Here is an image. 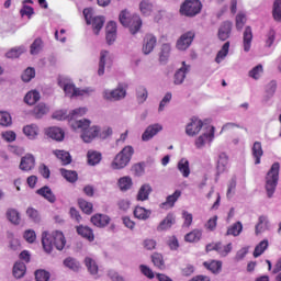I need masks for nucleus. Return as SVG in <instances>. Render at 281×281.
I'll list each match as a JSON object with an SVG mask.
<instances>
[{"mask_svg": "<svg viewBox=\"0 0 281 281\" xmlns=\"http://www.w3.org/2000/svg\"><path fill=\"white\" fill-rule=\"evenodd\" d=\"M216 251L218 256L226 257L232 252V244H226V246L221 245V243L206 245V252Z\"/></svg>", "mask_w": 281, "mask_h": 281, "instance_id": "nucleus-12", "label": "nucleus"}, {"mask_svg": "<svg viewBox=\"0 0 281 281\" xmlns=\"http://www.w3.org/2000/svg\"><path fill=\"white\" fill-rule=\"evenodd\" d=\"M85 266L87 267V271H89V274L97 276L98 267L97 262L93 259L89 257L85 258Z\"/></svg>", "mask_w": 281, "mask_h": 281, "instance_id": "nucleus-47", "label": "nucleus"}, {"mask_svg": "<svg viewBox=\"0 0 281 281\" xmlns=\"http://www.w3.org/2000/svg\"><path fill=\"white\" fill-rule=\"evenodd\" d=\"M40 98L41 97L37 91H30L29 93H26V97H23V102H26V104L29 105H33L38 102Z\"/></svg>", "mask_w": 281, "mask_h": 281, "instance_id": "nucleus-44", "label": "nucleus"}, {"mask_svg": "<svg viewBox=\"0 0 281 281\" xmlns=\"http://www.w3.org/2000/svg\"><path fill=\"white\" fill-rule=\"evenodd\" d=\"M226 158H218V161L216 162V175H222L226 171Z\"/></svg>", "mask_w": 281, "mask_h": 281, "instance_id": "nucleus-64", "label": "nucleus"}, {"mask_svg": "<svg viewBox=\"0 0 281 281\" xmlns=\"http://www.w3.org/2000/svg\"><path fill=\"white\" fill-rule=\"evenodd\" d=\"M173 224H176V217L172 216V214H168V215H166V218H162V221L158 225L157 231L158 232H166V231L170 229V227Z\"/></svg>", "mask_w": 281, "mask_h": 281, "instance_id": "nucleus-26", "label": "nucleus"}, {"mask_svg": "<svg viewBox=\"0 0 281 281\" xmlns=\"http://www.w3.org/2000/svg\"><path fill=\"white\" fill-rule=\"evenodd\" d=\"M109 55H110V53L106 52V50L100 52V68L97 69V75H99V76H103L104 75V59Z\"/></svg>", "mask_w": 281, "mask_h": 281, "instance_id": "nucleus-60", "label": "nucleus"}, {"mask_svg": "<svg viewBox=\"0 0 281 281\" xmlns=\"http://www.w3.org/2000/svg\"><path fill=\"white\" fill-rule=\"evenodd\" d=\"M42 48H44V41H41V38L33 40L30 53L31 55H38Z\"/></svg>", "mask_w": 281, "mask_h": 281, "instance_id": "nucleus-49", "label": "nucleus"}, {"mask_svg": "<svg viewBox=\"0 0 281 281\" xmlns=\"http://www.w3.org/2000/svg\"><path fill=\"white\" fill-rule=\"evenodd\" d=\"M267 247H268L267 239L259 241V244H257V246L255 247V251L251 252V256H254L255 258H259V256H262V254H265V250H267Z\"/></svg>", "mask_w": 281, "mask_h": 281, "instance_id": "nucleus-46", "label": "nucleus"}, {"mask_svg": "<svg viewBox=\"0 0 281 281\" xmlns=\"http://www.w3.org/2000/svg\"><path fill=\"white\" fill-rule=\"evenodd\" d=\"M36 194L44 200H46L48 203H55L56 202V195H54V192L52 191V188L48 187H41L38 190H36Z\"/></svg>", "mask_w": 281, "mask_h": 281, "instance_id": "nucleus-21", "label": "nucleus"}, {"mask_svg": "<svg viewBox=\"0 0 281 281\" xmlns=\"http://www.w3.org/2000/svg\"><path fill=\"white\" fill-rule=\"evenodd\" d=\"M26 216H29V220H31L33 223H38L41 221V215L38 214V211L33 207L26 209Z\"/></svg>", "mask_w": 281, "mask_h": 281, "instance_id": "nucleus-54", "label": "nucleus"}, {"mask_svg": "<svg viewBox=\"0 0 281 281\" xmlns=\"http://www.w3.org/2000/svg\"><path fill=\"white\" fill-rule=\"evenodd\" d=\"M23 239L29 244H33L36 241V232H33V229H26V232H23Z\"/></svg>", "mask_w": 281, "mask_h": 281, "instance_id": "nucleus-62", "label": "nucleus"}, {"mask_svg": "<svg viewBox=\"0 0 281 281\" xmlns=\"http://www.w3.org/2000/svg\"><path fill=\"white\" fill-rule=\"evenodd\" d=\"M133 215L135 216V218H137L139 221H146L147 218L150 217V211H148L144 207L137 206L133 211Z\"/></svg>", "mask_w": 281, "mask_h": 281, "instance_id": "nucleus-37", "label": "nucleus"}, {"mask_svg": "<svg viewBox=\"0 0 281 281\" xmlns=\"http://www.w3.org/2000/svg\"><path fill=\"white\" fill-rule=\"evenodd\" d=\"M216 36L218 41L226 42V40L232 36V22H222V25L218 26V32L216 33Z\"/></svg>", "mask_w": 281, "mask_h": 281, "instance_id": "nucleus-13", "label": "nucleus"}, {"mask_svg": "<svg viewBox=\"0 0 281 281\" xmlns=\"http://www.w3.org/2000/svg\"><path fill=\"white\" fill-rule=\"evenodd\" d=\"M100 161H102V154L100 151H87V165L94 167L97 165H100Z\"/></svg>", "mask_w": 281, "mask_h": 281, "instance_id": "nucleus-25", "label": "nucleus"}, {"mask_svg": "<svg viewBox=\"0 0 281 281\" xmlns=\"http://www.w3.org/2000/svg\"><path fill=\"white\" fill-rule=\"evenodd\" d=\"M140 13L148 16L153 13V4L149 1H140Z\"/></svg>", "mask_w": 281, "mask_h": 281, "instance_id": "nucleus-57", "label": "nucleus"}, {"mask_svg": "<svg viewBox=\"0 0 281 281\" xmlns=\"http://www.w3.org/2000/svg\"><path fill=\"white\" fill-rule=\"evenodd\" d=\"M214 139V127L211 126L209 133H204L199 138H195L194 145L195 149H201L206 145V142H211Z\"/></svg>", "mask_w": 281, "mask_h": 281, "instance_id": "nucleus-19", "label": "nucleus"}, {"mask_svg": "<svg viewBox=\"0 0 281 281\" xmlns=\"http://www.w3.org/2000/svg\"><path fill=\"white\" fill-rule=\"evenodd\" d=\"M272 19L277 22H281V1H274L272 5Z\"/></svg>", "mask_w": 281, "mask_h": 281, "instance_id": "nucleus-52", "label": "nucleus"}, {"mask_svg": "<svg viewBox=\"0 0 281 281\" xmlns=\"http://www.w3.org/2000/svg\"><path fill=\"white\" fill-rule=\"evenodd\" d=\"M90 222H92L94 227L103 228L106 227V225H110V217L103 214H94L92 215V218H90Z\"/></svg>", "mask_w": 281, "mask_h": 281, "instance_id": "nucleus-22", "label": "nucleus"}, {"mask_svg": "<svg viewBox=\"0 0 281 281\" xmlns=\"http://www.w3.org/2000/svg\"><path fill=\"white\" fill-rule=\"evenodd\" d=\"M117 38V23L114 21L108 22V26H105V41H108V45H112L114 40Z\"/></svg>", "mask_w": 281, "mask_h": 281, "instance_id": "nucleus-15", "label": "nucleus"}, {"mask_svg": "<svg viewBox=\"0 0 281 281\" xmlns=\"http://www.w3.org/2000/svg\"><path fill=\"white\" fill-rule=\"evenodd\" d=\"M54 156L61 161V166H69V164H71V156L69 155V151L57 149L54 150Z\"/></svg>", "mask_w": 281, "mask_h": 281, "instance_id": "nucleus-31", "label": "nucleus"}, {"mask_svg": "<svg viewBox=\"0 0 281 281\" xmlns=\"http://www.w3.org/2000/svg\"><path fill=\"white\" fill-rule=\"evenodd\" d=\"M34 77H36V70H33V68H26V70H23V75H21V80H23V82H29Z\"/></svg>", "mask_w": 281, "mask_h": 281, "instance_id": "nucleus-55", "label": "nucleus"}, {"mask_svg": "<svg viewBox=\"0 0 281 281\" xmlns=\"http://www.w3.org/2000/svg\"><path fill=\"white\" fill-rule=\"evenodd\" d=\"M190 66L186 65V61L182 63V67L178 70H176V74L173 75V85L181 86L183 85V80H186V74H188V70H190Z\"/></svg>", "mask_w": 281, "mask_h": 281, "instance_id": "nucleus-20", "label": "nucleus"}, {"mask_svg": "<svg viewBox=\"0 0 281 281\" xmlns=\"http://www.w3.org/2000/svg\"><path fill=\"white\" fill-rule=\"evenodd\" d=\"M5 217L8 222H11L13 225H21V214L18 213L15 209H8V211H5Z\"/></svg>", "mask_w": 281, "mask_h": 281, "instance_id": "nucleus-29", "label": "nucleus"}, {"mask_svg": "<svg viewBox=\"0 0 281 281\" xmlns=\"http://www.w3.org/2000/svg\"><path fill=\"white\" fill-rule=\"evenodd\" d=\"M60 172L61 177H64V179H66V181H68L69 183L77 182V171L61 169Z\"/></svg>", "mask_w": 281, "mask_h": 281, "instance_id": "nucleus-50", "label": "nucleus"}, {"mask_svg": "<svg viewBox=\"0 0 281 281\" xmlns=\"http://www.w3.org/2000/svg\"><path fill=\"white\" fill-rule=\"evenodd\" d=\"M157 43L158 40L153 34H145V37H143V54L149 55L153 53Z\"/></svg>", "mask_w": 281, "mask_h": 281, "instance_id": "nucleus-14", "label": "nucleus"}, {"mask_svg": "<svg viewBox=\"0 0 281 281\" xmlns=\"http://www.w3.org/2000/svg\"><path fill=\"white\" fill-rule=\"evenodd\" d=\"M203 127V123L199 119H191V123L189 125H186V135H189V137H193L201 132V128Z\"/></svg>", "mask_w": 281, "mask_h": 281, "instance_id": "nucleus-17", "label": "nucleus"}, {"mask_svg": "<svg viewBox=\"0 0 281 281\" xmlns=\"http://www.w3.org/2000/svg\"><path fill=\"white\" fill-rule=\"evenodd\" d=\"M33 277L36 278V281H48V279L52 278V273H48V271L44 269H38L33 272Z\"/></svg>", "mask_w": 281, "mask_h": 281, "instance_id": "nucleus-51", "label": "nucleus"}, {"mask_svg": "<svg viewBox=\"0 0 281 281\" xmlns=\"http://www.w3.org/2000/svg\"><path fill=\"white\" fill-rule=\"evenodd\" d=\"M162 131V126L158 123L149 125L145 128V132H143L142 139L143 142H148L155 137V135H158Z\"/></svg>", "mask_w": 281, "mask_h": 281, "instance_id": "nucleus-18", "label": "nucleus"}, {"mask_svg": "<svg viewBox=\"0 0 281 281\" xmlns=\"http://www.w3.org/2000/svg\"><path fill=\"white\" fill-rule=\"evenodd\" d=\"M64 267L75 272H78L80 269L79 261L72 257H66V259H64Z\"/></svg>", "mask_w": 281, "mask_h": 281, "instance_id": "nucleus-39", "label": "nucleus"}, {"mask_svg": "<svg viewBox=\"0 0 281 281\" xmlns=\"http://www.w3.org/2000/svg\"><path fill=\"white\" fill-rule=\"evenodd\" d=\"M23 53H24L23 46L13 47L11 48V50H8V53H5V58L15 59L18 57H21Z\"/></svg>", "mask_w": 281, "mask_h": 281, "instance_id": "nucleus-48", "label": "nucleus"}, {"mask_svg": "<svg viewBox=\"0 0 281 281\" xmlns=\"http://www.w3.org/2000/svg\"><path fill=\"white\" fill-rule=\"evenodd\" d=\"M48 113V108L44 103H38V105L33 106V117H36L40 120L41 117H44Z\"/></svg>", "mask_w": 281, "mask_h": 281, "instance_id": "nucleus-40", "label": "nucleus"}, {"mask_svg": "<svg viewBox=\"0 0 281 281\" xmlns=\"http://www.w3.org/2000/svg\"><path fill=\"white\" fill-rule=\"evenodd\" d=\"M34 167H36V159L33 158V155L26 154V156L21 158V164L19 165L21 171L29 172L33 170Z\"/></svg>", "mask_w": 281, "mask_h": 281, "instance_id": "nucleus-16", "label": "nucleus"}, {"mask_svg": "<svg viewBox=\"0 0 281 281\" xmlns=\"http://www.w3.org/2000/svg\"><path fill=\"white\" fill-rule=\"evenodd\" d=\"M280 179V164L274 162L270 168V171H267L265 178V190L267 191V198H272L274 194V189L277 188V181Z\"/></svg>", "mask_w": 281, "mask_h": 281, "instance_id": "nucleus-6", "label": "nucleus"}, {"mask_svg": "<svg viewBox=\"0 0 281 281\" xmlns=\"http://www.w3.org/2000/svg\"><path fill=\"white\" fill-rule=\"evenodd\" d=\"M150 260L153 261V266L158 268V270L166 269V261L162 260V255L159 252H153Z\"/></svg>", "mask_w": 281, "mask_h": 281, "instance_id": "nucleus-35", "label": "nucleus"}, {"mask_svg": "<svg viewBox=\"0 0 281 281\" xmlns=\"http://www.w3.org/2000/svg\"><path fill=\"white\" fill-rule=\"evenodd\" d=\"M247 24V15H244V13L239 12L237 14V18H235V24L234 26L237 27V31L241 32L244 29V33L241 35V44L244 47V53H249V49L251 48V27L244 25Z\"/></svg>", "mask_w": 281, "mask_h": 281, "instance_id": "nucleus-2", "label": "nucleus"}, {"mask_svg": "<svg viewBox=\"0 0 281 281\" xmlns=\"http://www.w3.org/2000/svg\"><path fill=\"white\" fill-rule=\"evenodd\" d=\"M180 12L186 18L195 16L201 12V1H183Z\"/></svg>", "mask_w": 281, "mask_h": 281, "instance_id": "nucleus-10", "label": "nucleus"}, {"mask_svg": "<svg viewBox=\"0 0 281 281\" xmlns=\"http://www.w3.org/2000/svg\"><path fill=\"white\" fill-rule=\"evenodd\" d=\"M194 37L195 33L193 31L183 33L181 37H178V41L176 42V48L181 52L188 49V47H191V43H193Z\"/></svg>", "mask_w": 281, "mask_h": 281, "instance_id": "nucleus-11", "label": "nucleus"}, {"mask_svg": "<svg viewBox=\"0 0 281 281\" xmlns=\"http://www.w3.org/2000/svg\"><path fill=\"white\" fill-rule=\"evenodd\" d=\"M241 234V222L232 224L229 228L226 229V236H239Z\"/></svg>", "mask_w": 281, "mask_h": 281, "instance_id": "nucleus-45", "label": "nucleus"}, {"mask_svg": "<svg viewBox=\"0 0 281 281\" xmlns=\"http://www.w3.org/2000/svg\"><path fill=\"white\" fill-rule=\"evenodd\" d=\"M117 187L120 188V191L126 192L130 188H133V179L128 176L122 177L117 180Z\"/></svg>", "mask_w": 281, "mask_h": 281, "instance_id": "nucleus-34", "label": "nucleus"}, {"mask_svg": "<svg viewBox=\"0 0 281 281\" xmlns=\"http://www.w3.org/2000/svg\"><path fill=\"white\" fill-rule=\"evenodd\" d=\"M204 268L209 270L213 274H217L221 272V261L218 260H211L204 261Z\"/></svg>", "mask_w": 281, "mask_h": 281, "instance_id": "nucleus-36", "label": "nucleus"}, {"mask_svg": "<svg viewBox=\"0 0 281 281\" xmlns=\"http://www.w3.org/2000/svg\"><path fill=\"white\" fill-rule=\"evenodd\" d=\"M12 125V119H10V113L0 112V126L8 127Z\"/></svg>", "mask_w": 281, "mask_h": 281, "instance_id": "nucleus-59", "label": "nucleus"}, {"mask_svg": "<svg viewBox=\"0 0 281 281\" xmlns=\"http://www.w3.org/2000/svg\"><path fill=\"white\" fill-rule=\"evenodd\" d=\"M127 83H119L116 89L113 90H104V92H102V97L104 98V100L108 101H120L122 99H125V97L127 95Z\"/></svg>", "mask_w": 281, "mask_h": 281, "instance_id": "nucleus-8", "label": "nucleus"}, {"mask_svg": "<svg viewBox=\"0 0 281 281\" xmlns=\"http://www.w3.org/2000/svg\"><path fill=\"white\" fill-rule=\"evenodd\" d=\"M81 14L85 15V21L87 25H92V31L94 35H100V31L104 26V18L103 16H91V9H85L81 11Z\"/></svg>", "mask_w": 281, "mask_h": 281, "instance_id": "nucleus-9", "label": "nucleus"}, {"mask_svg": "<svg viewBox=\"0 0 281 281\" xmlns=\"http://www.w3.org/2000/svg\"><path fill=\"white\" fill-rule=\"evenodd\" d=\"M85 114H87V109L85 108H79L76 110H71V112L69 114H66V111L64 110H59L54 112V114H52V119L56 120V121H69V126H71V123H85L87 122L88 124H90L89 120L82 119V120H78L79 117L83 116Z\"/></svg>", "mask_w": 281, "mask_h": 281, "instance_id": "nucleus-4", "label": "nucleus"}, {"mask_svg": "<svg viewBox=\"0 0 281 281\" xmlns=\"http://www.w3.org/2000/svg\"><path fill=\"white\" fill-rule=\"evenodd\" d=\"M134 153L133 146H125V148H122L120 154L114 156V159L112 160V169L120 170L127 167V164H130V159L133 158Z\"/></svg>", "mask_w": 281, "mask_h": 281, "instance_id": "nucleus-7", "label": "nucleus"}, {"mask_svg": "<svg viewBox=\"0 0 281 281\" xmlns=\"http://www.w3.org/2000/svg\"><path fill=\"white\" fill-rule=\"evenodd\" d=\"M120 25L130 30V34H137L139 27H143V20L137 14H130L127 10L120 11Z\"/></svg>", "mask_w": 281, "mask_h": 281, "instance_id": "nucleus-3", "label": "nucleus"}, {"mask_svg": "<svg viewBox=\"0 0 281 281\" xmlns=\"http://www.w3.org/2000/svg\"><path fill=\"white\" fill-rule=\"evenodd\" d=\"M77 203L79 204V210H81V213L90 215L91 212H93V205H91V203L88 202L87 200L79 199Z\"/></svg>", "mask_w": 281, "mask_h": 281, "instance_id": "nucleus-42", "label": "nucleus"}, {"mask_svg": "<svg viewBox=\"0 0 281 281\" xmlns=\"http://www.w3.org/2000/svg\"><path fill=\"white\" fill-rule=\"evenodd\" d=\"M64 93L68 95L69 98H75V97H81L85 95V90H80L77 87H74L72 83H64Z\"/></svg>", "mask_w": 281, "mask_h": 281, "instance_id": "nucleus-23", "label": "nucleus"}, {"mask_svg": "<svg viewBox=\"0 0 281 281\" xmlns=\"http://www.w3.org/2000/svg\"><path fill=\"white\" fill-rule=\"evenodd\" d=\"M262 155V143L255 142V144L251 145V157L255 158V165H259Z\"/></svg>", "mask_w": 281, "mask_h": 281, "instance_id": "nucleus-28", "label": "nucleus"}, {"mask_svg": "<svg viewBox=\"0 0 281 281\" xmlns=\"http://www.w3.org/2000/svg\"><path fill=\"white\" fill-rule=\"evenodd\" d=\"M41 246L44 247L46 254H52L54 248L58 251L64 250L66 246V239L61 232H54L48 234V232L41 233Z\"/></svg>", "mask_w": 281, "mask_h": 281, "instance_id": "nucleus-1", "label": "nucleus"}, {"mask_svg": "<svg viewBox=\"0 0 281 281\" xmlns=\"http://www.w3.org/2000/svg\"><path fill=\"white\" fill-rule=\"evenodd\" d=\"M228 42L224 43V45L222 46V49L218 50V53H216V64L221 63V60H224V58H226V55H228Z\"/></svg>", "mask_w": 281, "mask_h": 281, "instance_id": "nucleus-53", "label": "nucleus"}, {"mask_svg": "<svg viewBox=\"0 0 281 281\" xmlns=\"http://www.w3.org/2000/svg\"><path fill=\"white\" fill-rule=\"evenodd\" d=\"M169 55H170V45L162 44L160 46V63H166L168 60Z\"/></svg>", "mask_w": 281, "mask_h": 281, "instance_id": "nucleus-56", "label": "nucleus"}, {"mask_svg": "<svg viewBox=\"0 0 281 281\" xmlns=\"http://www.w3.org/2000/svg\"><path fill=\"white\" fill-rule=\"evenodd\" d=\"M77 235L81 236V238L87 239L89 243L94 241V233L89 228V226H77Z\"/></svg>", "mask_w": 281, "mask_h": 281, "instance_id": "nucleus-24", "label": "nucleus"}, {"mask_svg": "<svg viewBox=\"0 0 281 281\" xmlns=\"http://www.w3.org/2000/svg\"><path fill=\"white\" fill-rule=\"evenodd\" d=\"M150 192H153V188L150 187V184H143L140 187V190L137 191V201H147V198L150 195Z\"/></svg>", "mask_w": 281, "mask_h": 281, "instance_id": "nucleus-30", "label": "nucleus"}, {"mask_svg": "<svg viewBox=\"0 0 281 281\" xmlns=\"http://www.w3.org/2000/svg\"><path fill=\"white\" fill-rule=\"evenodd\" d=\"M46 136L56 142H61L64 140V131L58 127H48V130H46Z\"/></svg>", "mask_w": 281, "mask_h": 281, "instance_id": "nucleus-27", "label": "nucleus"}, {"mask_svg": "<svg viewBox=\"0 0 281 281\" xmlns=\"http://www.w3.org/2000/svg\"><path fill=\"white\" fill-rule=\"evenodd\" d=\"M137 103H143L147 100V90L144 87H137L136 90Z\"/></svg>", "mask_w": 281, "mask_h": 281, "instance_id": "nucleus-61", "label": "nucleus"}, {"mask_svg": "<svg viewBox=\"0 0 281 281\" xmlns=\"http://www.w3.org/2000/svg\"><path fill=\"white\" fill-rule=\"evenodd\" d=\"M274 91H277V81L272 80L265 86V92L267 93V97L274 95Z\"/></svg>", "mask_w": 281, "mask_h": 281, "instance_id": "nucleus-63", "label": "nucleus"}, {"mask_svg": "<svg viewBox=\"0 0 281 281\" xmlns=\"http://www.w3.org/2000/svg\"><path fill=\"white\" fill-rule=\"evenodd\" d=\"M69 126L74 131L81 132V140H83L86 144L91 143V140H94V138L100 135V127H89L88 122H72Z\"/></svg>", "mask_w": 281, "mask_h": 281, "instance_id": "nucleus-5", "label": "nucleus"}, {"mask_svg": "<svg viewBox=\"0 0 281 281\" xmlns=\"http://www.w3.org/2000/svg\"><path fill=\"white\" fill-rule=\"evenodd\" d=\"M262 65H257L255 66V68H251V70H249V78L259 80V77L262 76Z\"/></svg>", "mask_w": 281, "mask_h": 281, "instance_id": "nucleus-58", "label": "nucleus"}, {"mask_svg": "<svg viewBox=\"0 0 281 281\" xmlns=\"http://www.w3.org/2000/svg\"><path fill=\"white\" fill-rule=\"evenodd\" d=\"M23 135H26L29 139H36V136H38V126L36 124L23 126Z\"/></svg>", "mask_w": 281, "mask_h": 281, "instance_id": "nucleus-33", "label": "nucleus"}, {"mask_svg": "<svg viewBox=\"0 0 281 281\" xmlns=\"http://www.w3.org/2000/svg\"><path fill=\"white\" fill-rule=\"evenodd\" d=\"M25 276V265L23 262H15L13 265V278L21 279Z\"/></svg>", "mask_w": 281, "mask_h": 281, "instance_id": "nucleus-43", "label": "nucleus"}, {"mask_svg": "<svg viewBox=\"0 0 281 281\" xmlns=\"http://www.w3.org/2000/svg\"><path fill=\"white\" fill-rule=\"evenodd\" d=\"M183 240L186 243H199V240H201V229H193L191 231V233L186 234V236L183 237Z\"/></svg>", "mask_w": 281, "mask_h": 281, "instance_id": "nucleus-38", "label": "nucleus"}, {"mask_svg": "<svg viewBox=\"0 0 281 281\" xmlns=\"http://www.w3.org/2000/svg\"><path fill=\"white\" fill-rule=\"evenodd\" d=\"M177 168L178 172H181V176H183V178H188V176L191 175V169L190 167H188V160H186L184 158L178 161Z\"/></svg>", "mask_w": 281, "mask_h": 281, "instance_id": "nucleus-41", "label": "nucleus"}, {"mask_svg": "<svg viewBox=\"0 0 281 281\" xmlns=\"http://www.w3.org/2000/svg\"><path fill=\"white\" fill-rule=\"evenodd\" d=\"M181 198V191L176 190L173 194H170L166 198V202L161 203L162 207H172L176 205L178 199Z\"/></svg>", "mask_w": 281, "mask_h": 281, "instance_id": "nucleus-32", "label": "nucleus"}]
</instances>
